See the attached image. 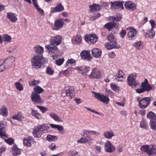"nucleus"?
Segmentation results:
<instances>
[{"instance_id":"53","label":"nucleus","mask_w":156,"mask_h":156,"mask_svg":"<svg viewBox=\"0 0 156 156\" xmlns=\"http://www.w3.org/2000/svg\"><path fill=\"white\" fill-rule=\"evenodd\" d=\"M32 115L34 116L37 119H40L41 118V115L38 113L37 111H32Z\"/></svg>"},{"instance_id":"8","label":"nucleus","mask_w":156,"mask_h":156,"mask_svg":"<svg viewBox=\"0 0 156 156\" xmlns=\"http://www.w3.org/2000/svg\"><path fill=\"white\" fill-rule=\"evenodd\" d=\"M95 94L94 97L98 101L107 104L110 101L107 96L104 95L100 93H97L94 92Z\"/></svg>"},{"instance_id":"25","label":"nucleus","mask_w":156,"mask_h":156,"mask_svg":"<svg viewBox=\"0 0 156 156\" xmlns=\"http://www.w3.org/2000/svg\"><path fill=\"white\" fill-rule=\"evenodd\" d=\"M90 67L88 66H83L79 67L76 68V69L82 74L86 73L89 70Z\"/></svg>"},{"instance_id":"47","label":"nucleus","mask_w":156,"mask_h":156,"mask_svg":"<svg viewBox=\"0 0 156 156\" xmlns=\"http://www.w3.org/2000/svg\"><path fill=\"white\" fill-rule=\"evenodd\" d=\"M111 18L113 21L115 20L117 21H121L122 18V15L120 14H118L115 16H111Z\"/></svg>"},{"instance_id":"14","label":"nucleus","mask_w":156,"mask_h":156,"mask_svg":"<svg viewBox=\"0 0 156 156\" xmlns=\"http://www.w3.org/2000/svg\"><path fill=\"white\" fill-rule=\"evenodd\" d=\"M151 101V99L149 97H145L140 101L139 105L140 107H147Z\"/></svg>"},{"instance_id":"32","label":"nucleus","mask_w":156,"mask_h":156,"mask_svg":"<svg viewBox=\"0 0 156 156\" xmlns=\"http://www.w3.org/2000/svg\"><path fill=\"white\" fill-rule=\"evenodd\" d=\"M12 118L14 119L17 120L19 121H21L23 117L22 116V113L20 112H19L17 114L12 116Z\"/></svg>"},{"instance_id":"26","label":"nucleus","mask_w":156,"mask_h":156,"mask_svg":"<svg viewBox=\"0 0 156 156\" xmlns=\"http://www.w3.org/2000/svg\"><path fill=\"white\" fill-rule=\"evenodd\" d=\"M44 132L43 130H39L37 129H35L33 131V133L34 136L39 138L44 133Z\"/></svg>"},{"instance_id":"27","label":"nucleus","mask_w":156,"mask_h":156,"mask_svg":"<svg viewBox=\"0 0 156 156\" xmlns=\"http://www.w3.org/2000/svg\"><path fill=\"white\" fill-rule=\"evenodd\" d=\"M115 77L116 79L118 80L121 81H122V79L125 78L124 74L122 70H119L118 71V74L116 75Z\"/></svg>"},{"instance_id":"44","label":"nucleus","mask_w":156,"mask_h":156,"mask_svg":"<svg viewBox=\"0 0 156 156\" xmlns=\"http://www.w3.org/2000/svg\"><path fill=\"white\" fill-rule=\"evenodd\" d=\"M23 144L25 146L29 147L31 145V140L30 138H25L23 139Z\"/></svg>"},{"instance_id":"12","label":"nucleus","mask_w":156,"mask_h":156,"mask_svg":"<svg viewBox=\"0 0 156 156\" xmlns=\"http://www.w3.org/2000/svg\"><path fill=\"white\" fill-rule=\"evenodd\" d=\"M104 148L106 152L109 153L114 152L115 149V147L108 140L105 143Z\"/></svg>"},{"instance_id":"35","label":"nucleus","mask_w":156,"mask_h":156,"mask_svg":"<svg viewBox=\"0 0 156 156\" xmlns=\"http://www.w3.org/2000/svg\"><path fill=\"white\" fill-rule=\"evenodd\" d=\"M34 93H36L37 94H41L43 93L44 89L39 86H37L34 88Z\"/></svg>"},{"instance_id":"5","label":"nucleus","mask_w":156,"mask_h":156,"mask_svg":"<svg viewBox=\"0 0 156 156\" xmlns=\"http://www.w3.org/2000/svg\"><path fill=\"white\" fill-rule=\"evenodd\" d=\"M136 75L131 74L129 75L127 78V83L129 86L131 87H136L139 85L138 82L136 80Z\"/></svg>"},{"instance_id":"11","label":"nucleus","mask_w":156,"mask_h":156,"mask_svg":"<svg viewBox=\"0 0 156 156\" xmlns=\"http://www.w3.org/2000/svg\"><path fill=\"white\" fill-rule=\"evenodd\" d=\"M111 8L112 9H118L121 10L124 9L123 2H111Z\"/></svg>"},{"instance_id":"48","label":"nucleus","mask_w":156,"mask_h":156,"mask_svg":"<svg viewBox=\"0 0 156 156\" xmlns=\"http://www.w3.org/2000/svg\"><path fill=\"white\" fill-rule=\"evenodd\" d=\"M151 128L153 130H156V120H150V122Z\"/></svg>"},{"instance_id":"43","label":"nucleus","mask_w":156,"mask_h":156,"mask_svg":"<svg viewBox=\"0 0 156 156\" xmlns=\"http://www.w3.org/2000/svg\"><path fill=\"white\" fill-rule=\"evenodd\" d=\"M15 85L16 89L19 91H21L23 89L22 84L19 82H16L15 83Z\"/></svg>"},{"instance_id":"50","label":"nucleus","mask_w":156,"mask_h":156,"mask_svg":"<svg viewBox=\"0 0 156 156\" xmlns=\"http://www.w3.org/2000/svg\"><path fill=\"white\" fill-rule=\"evenodd\" d=\"M101 14L100 13H98L94 16H91L90 18V21H94L99 18L101 16Z\"/></svg>"},{"instance_id":"18","label":"nucleus","mask_w":156,"mask_h":156,"mask_svg":"<svg viewBox=\"0 0 156 156\" xmlns=\"http://www.w3.org/2000/svg\"><path fill=\"white\" fill-rule=\"evenodd\" d=\"M141 88L145 91H149L152 90V87L149 84L148 80L145 79L144 82L141 84Z\"/></svg>"},{"instance_id":"20","label":"nucleus","mask_w":156,"mask_h":156,"mask_svg":"<svg viewBox=\"0 0 156 156\" xmlns=\"http://www.w3.org/2000/svg\"><path fill=\"white\" fill-rule=\"evenodd\" d=\"M31 99L32 101L36 103H39L41 102L40 96L34 92L31 94Z\"/></svg>"},{"instance_id":"16","label":"nucleus","mask_w":156,"mask_h":156,"mask_svg":"<svg viewBox=\"0 0 156 156\" xmlns=\"http://www.w3.org/2000/svg\"><path fill=\"white\" fill-rule=\"evenodd\" d=\"M125 8L128 10L133 11L136 9V5L131 1H127L124 4Z\"/></svg>"},{"instance_id":"6","label":"nucleus","mask_w":156,"mask_h":156,"mask_svg":"<svg viewBox=\"0 0 156 156\" xmlns=\"http://www.w3.org/2000/svg\"><path fill=\"white\" fill-rule=\"evenodd\" d=\"M64 90L66 96L68 98V101H69L74 97L75 94L74 87L73 86L65 87Z\"/></svg>"},{"instance_id":"37","label":"nucleus","mask_w":156,"mask_h":156,"mask_svg":"<svg viewBox=\"0 0 156 156\" xmlns=\"http://www.w3.org/2000/svg\"><path fill=\"white\" fill-rule=\"evenodd\" d=\"M147 119L150 120H156V116L155 114L151 111L147 115Z\"/></svg>"},{"instance_id":"45","label":"nucleus","mask_w":156,"mask_h":156,"mask_svg":"<svg viewBox=\"0 0 156 156\" xmlns=\"http://www.w3.org/2000/svg\"><path fill=\"white\" fill-rule=\"evenodd\" d=\"M58 138V137L55 136L48 135L47 137V140L49 142H51L56 140Z\"/></svg>"},{"instance_id":"36","label":"nucleus","mask_w":156,"mask_h":156,"mask_svg":"<svg viewBox=\"0 0 156 156\" xmlns=\"http://www.w3.org/2000/svg\"><path fill=\"white\" fill-rule=\"evenodd\" d=\"M12 153L13 155H17L20 154L21 152L20 149L17 148L16 146H14L12 149Z\"/></svg>"},{"instance_id":"30","label":"nucleus","mask_w":156,"mask_h":156,"mask_svg":"<svg viewBox=\"0 0 156 156\" xmlns=\"http://www.w3.org/2000/svg\"><path fill=\"white\" fill-rule=\"evenodd\" d=\"M50 115L56 121L58 122L62 121L61 118L55 113H51L50 114Z\"/></svg>"},{"instance_id":"55","label":"nucleus","mask_w":156,"mask_h":156,"mask_svg":"<svg viewBox=\"0 0 156 156\" xmlns=\"http://www.w3.org/2000/svg\"><path fill=\"white\" fill-rule=\"evenodd\" d=\"M7 69V68L3 62L0 65V72L5 71Z\"/></svg>"},{"instance_id":"61","label":"nucleus","mask_w":156,"mask_h":156,"mask_svg":"<svg viewBox=\"0 0 156 156\" xmlns=\"http://www.w3.org/2000/svg\"><path fill=\"white\" fill-rule=\"evenodd\" d=\"M85 137H82L80 139L77 140V142L78 143L84 144L86 143V140Z\"/></svg>"},{"instance_id":"52","label":"nucleus","mask_w":156,"mask_h":156,"mask_svg":"<svg viewBox=\"0 0 156 156\" xmlns=\"http://www.w3.org/2000/svg\"><path fill=\"white\" fill-rule=\"evenodd\" d=\"M35 8L37 9L38 12L41 16H44V10L40 8L39 6L38 5H36L35 7Z\"/></svg>"},{"instance_id":"17","label":"nucleus","mask_w":156,"mask_h":156,"mask_svg":"<svg viewBox=\"0 0 156 156\" xmlns=\"http://www.w3.org/2000/svg\"><path fill=\"white\" fill-rule=\"evenodd\" d=\"M64 7L62 3H60L58 4L55 7H52L51 9V12L55 13L57 12H61L64 10Z\"/></svg>"},{"instance_id":"54","label":"nucleus","mask_w":156,"mask_h":156,"mask_svg":"<svg viewBox=\"0 0 156 156\" xmlns=\"http://www.w3.org/2000/svg\"><path fill=\"white\" fill-rule=\"evenodd\" d=\"M64 59L63 58H59L55 61V63L58 66H61L63 62Z\"/></svg>"},{"instance_id":"10","label":"nucleus","mask_w":156,"mask_h":156,"mask_svg":"<svg viewBox=\"0 0 156 156\" xmlns=\"http://www.w3.org/2000/svg\"><path fill=\"white\" fill-rule=\"evenodd\" d=\"M102 76L101 72L97 68L93 69L89 77L92 78L99 79Z\"/></svg>"},{"instance_id":"21","label":"nucleus","mask_w":156,"mask_h":156,"mask_svg":"<svg viewBox=\"0 0 156 156\" xmlns=\"http://www.w3.org/2000/svg\"><path fill=\"white\" fill-rule=\"evenodd\" d=\"M90 11L94 12L100 10L102 8L101 6L99 4L93 3L92 5L89 6Z\"/></svg>"},{"instance_id":"2","label":"nucleus","mask_w":156,"mask_h":156,"mask_svg":"<svg viewBox=\"0 0 156 156\" xmlns=\"http://www.w3.org/2000/svg\"><path fill=\"white\" fill-rule=\"evenodd\" d=\"M107 39L110 43H106L105 44V46L107 49L110 50L113 48H119L120 46L118 44L115 40V37L112 34L108 35Z\"/></svg>"},{"instance_id":"38","label":"nucleus","mask_w":156,"mask_h":156,"mask_svg":"<svg viewBox=\"0 0 156 156\" xmlns=\"http://www.w3.org/2000/svg\"><path fill=\"white\" fill-rule=\"evenodd\" d=\"M2 40L4 41L9 43L11 41L12 38L11 36L6 34H4L2 36Z\"/></svg>"},{"instance_id":"63","label":"nucleus","mask_w":156,"mask_h":156,"mask_svg":"<svg viewBox=\"0 0 156 156\" xmlns=\"http://www.w3.org/2000/svg\"><path fill=\"white\" fill-rule=\"evenodd\" d=\"M86 143L88 142L89 143L92 144V143L93 139L90 136H87L85 137Z\"/></svg>"},{"instance_id":"7","label":"nucleus","mask_w":156,"mask_h":156,"mask_svg":"<svg viewBox=\"0 0 156 156\" xmlns=\"http://www.w3.org/2000/svg\"><path fill=\"white\" fill-rule=\"evenodd\" d=\"M126 30L128 31L127 33V36L129 40H133L135 39L137 34L136 30L133 27H127Z\"/></svg>"},{"instance_id":"39","label":"nucleus","mask_w":156,"mask_h":156,"mask_svg":"<svg viewBox=\"0 0 156 156\" xmlns=\"http://www.w3.org/2000/svg\"><path fill=\"white\" fill-rule=\"evenodd\" d=\"M35 50V52L37 54L41 55L44 52V49L43 47L41 46H37L34 48Z\"/></svg>"},{"instance_id":"46","label":"nucleus","mask_w":156,"mask_h":156,"mask_svg":"<svg viewBox=\"0 0 156 156\" xmlns=\"http://www.w3.org/2000/svg\"><path fill=\"white\" fill-rule=\"evenodd\" d=\"M40 82L39 80H36L34 79L33 81L28 82V83L30 86H34L38 84Z\"/></svg>"},{"instance_id":"64","label":"nucleus","mask_w":156,"mask_h":156,"mask_svg":"<svg viewBox=\"0 0 156 156\" xmlns=\"http://www.w3.org/2000/svg\"><path fill=\"white\" fill-rule=\"evenodd\" d=\"M117 150L119 152H122L123 150V148L121 145H119L117 148Z\"/></svg>"},{"instance_id":"13","label":"nucleus","mask_w":156,"mask_h":156,"mask_svg":"<svg viewBox=\"0 0 156 156\" xmlns=\"http://www.w3.org/2000/svg\"><path fill=\"white\" fill-rule=\"evenodd\" d=\"M64 24V19H59L55 22L53 29L56 30L62 28Z\"/></svg>"},{"instance_id":"60","label":"nucleus","mask_w":156,"mask_h":156,"mask_svg":"<svg viewBox=\"0 0 156 156\" xmlns=\"http://www.w3.org/2000/svg\"><path fill=\"white\" fill-rule=\"evenodd\" d=\"M149 22L151 25V29H154L156 26V23L155 21L153 20H151L149 21Z\"/></svg>"},{"instance_id":"56","label":"nucleus","mask_w":156,"mask_h":156,"mask_svg":"<svg viewBox=\"0 0 156 156\" xmlns=\"http://www.w3.org/2000/svg\"><path fill=\"white\" fill-rule=\"evenodd\" d=\"M75 41L77 43H80L82 41L81 37L79 35H77L75 37Z\"/></svg>"},{"instance_id":"15","label":"nucleus","mask_w":156,"mask_h":156,"mask_svg":"<svg viewBox=\"0 0 156 156\" xmlns=\"http://www.w3.org/2000/svg\"><path fill=\"white\" fill-rule=\"evenodd\" d=\"M80 55L82 58L88 61H90L92 59V57H91L89 51L84 50L81 53Z\"/></svg>"},{"instance_id":"34","label":"nucleus","mask_w":156,"mask_h":156,"mask_svg":"<svg viewBox=\"0 0 156 156\" xmlns=\"http://www.w3.org/2000/svg\"><path fill=\"white\" fill-rule=\"evenodd\" d=\"M104 136L107 139H111L114 136L112 131H109L105 132L103 133Z\"/></svg>"},{"instance_id":"19","label":"nucleus","mask_w":156,"mask_h":156,"mask_svg":"<svg viewBox=\"0 0 156 156\" xmlns=\"http://www.w3.org/2000/svg\"><path fill=\"white\" fill-rule=\"evenodd\" d=\"M15 60V58L12 56L6 59L3 62L8 69L11 66Z\"/></svg>"},{"instance_id":"28","label":"nucleus","mask_w":156,"mask_h":156,"mask_svg":"<svg viewBox=\"0 0 156 156\" xmlns=\"http://www.w3.org/2000/svg\"><path fill=\"white\" fill-rule=\"evenodd\" d=\"M140 127L144 129H147L149 127L146 120L143 118L140 123Z\"/></svg>"},{"instance_id":"57","label":"nucleus","mask_w":156,"mask_h":156,"mask_svg":"<svg viewBox=\"0 0 156 156\" xmlns=\"http://www.w3.org/2000/svg\"><path fill=\"white\" fill-rule=\"evenodd\" d=\"M126 33V30H125L122 29L120 33V34H119L120 36L122 38H123L125 36Z\"/></svg>"},{"instance_id":"51","label":"nucleus","mask_w":156,"mask_h":156,"mask_svg":"<svg viewBox=\"0 0 156 156\" xmlns=\"http://www.w3.org/2000/svg\"><path fill=\"white\" fill-rule=\"evenodd\" d=\"M66 65L69 66L70 64V66H72L75 65L76 64V60L73 59H68L66 62Z\"/></svg>"},{"instance_id":"58","label":"nucleus","mask_w":156,"mask_h":156,"mask_svg":"<svg viewBox=\"0 0 156 156\" xmlns=\"http://www.w3.org/2000/svg\"><path fill=\"white\" fill-rule=\"evenodd\" d=\"M110 86L112 90L115 91L119 90V87L116 85L115 84L113 83H111L110 84Z\"/></svg>"},{"instance_id":"9","label":"nucleus","mask_w":156,"mask_h":156,"mask_svg":"<svg viewBox=\"0 0 156 156\" xmlns=\"http://www.w3.org/2000/svg\"><path fill=\"white\" fill-rule=\"evenodd\" d=\"M85 40L89 44H94L98 41V37L95 34H87Z\"/></svg>"},{"instance_id":"24","label":"nucleus","mask_w":156,"mask_h":156,"mask_svg":"<svg viewBox=\"0 0 156 156\" xmlns=\"http://www.w3.org/2000/svg\"><path fill=\"white\" fill-rule=\"evenodd\" d=\"M3 121H0V136H5V124Z\"/></svg>"},{"instance_id":"22","label":"nucleus","mask_w":156,"mask_h":156,"mask_svg":"<svg viewBox=\"0 0 156 156\" xmlns=\"http://www.w3.org/2000/svg\"><path fill=\"white\" fill-rule=\"evenodd\" d=\"M93 56L96 58H99L101 57L102 51L101 50L97 48H94L91 51Z\"/></svg>"},{"instance_id":"62","label":"nucleus","mask_w":156,"mask_h":156,"mask_svg":"<svg viewBox=\"0 0 156 156\" xmlns=\"http://www.w3.org/2000/svg\"><path fill=\"white\" fill-rule=\"evenodd\" d=\"M43 131H45L46 132L50 131V128L46 124H44V127Z\"/></svg>"},{"instance_id":"33","label":"nucleus","mask_w":156,"mask_h":156,"mask_svg":"<svg viewBox=\"0 0 156 156\" xmlns=\"http://www.w3.org/2000/svg\"><path fill=\"white\" fill-rule=\"evenodd\" d=\"M133 46L135 47L136 49L140 50L143 48V42L141 41H139L135 42L133 44Z\"/></svg>"},{"instance_id":"4","label":"nucleus","mask_w":156,"mask_h":156,"mask_svg":"<svg viewBox=\"0 0 156 156\" xmlns=\"http://www.w3.org/2000/svg\"><path fill=\"white\" fill-rule=\"evenodd\" d=\"M43 58L41 56H34L31 60V65L33 68L36 69L41 68L42 65L41 60Z\"/></svg>"},{"instance_id":"31","label":"nucleus","mask_w":156,"mask_h":156,"mask_svg":"<svg viewBox=\"0 0 156 156\" xmlns=\"http://www.w3.org/2000/svg\"><path fill=\"white\" fill-rule=\"evenodd\" d=\"M116 25V23H112L110 22L106 23L104 25L105 28H106L108 31H110L112 29L115 27Z\"/></svg>"},{"instance_id":"49","label":"nucleus","mask_w":156,"mask_h":156,"mask_svg":"<svg viewBox=\"0 0 156 156\" xmlns=\"http://www.w3.org/2000/svg\"><path fill=\"white\" fill-rule=\"evenodd\" d=\"M46 72L47 74L49 75H52L54 73V70L49 67H48L46 68Z\"/></svg>"},{"instance_id":"29","label":"nucleus","mask_w":156,"mask_h":156,"mask_svg":"<svg viewBox=\"0 0 156 156\" xmlns=\"http://www.w3.org/2000/svg\"><path fill=\"white\" fill-rule=\"evenodd\" d=\"M83 132L84 133V134H85L86 135H88L89 134H94L97 136H98L99 135V132L94 131L84 130L83 131Z\"/></svg>"},{"instance_id":"23","label":"nucleus","mask_w":156,"mask_h":156,"mask_svg":"<svg viewBox=\"0 0 156 156\" xmlns=\"http://www.w3.org/2000/svg\"><path fill=\"white\" fill-rule=\"evenodd\" d=\"M7 18L12 22H16L17 20V17L15 13L8 12L7 13Z\"/></svg>"},{"instance_id":"3","label":"nucleus","mask_w":156,"mask_h":156,"mask_svg":"<svg viewBox=\"0 0 156 156\" xmlns=\"http://www.w3.org/2000/svg\"><path fill=\"white\" fill-rule=\"evenodd\" d=\"M141 150L146 152L149 156H156V146L154 145L151 147L150 146L145 145L142 146L140 148Z\"/></svg>"},{"instance_id":"42","label":"nucleus","mask_w":156,"mask_h":156,"mask_svg":"<svg viewBox=\"0 0 156 156\" xmlns=\"http://www.w3.org/2000/svg\"><path fill=\"white\" fill-rule=\"evenodd\" d=\"M148 32L150 34L146 33V36L147 37H148L151 39H153L154 37L155 32L153 29H151V30H149Z\"/></svg>"},{"instance_id":"59","label":"nucleus","mask_w":156,"mask_h":156,"mask_svg":"<svg viewBox=\"0 0 156 156\" xmlns=\"http://www.w3.org/2000/svg\"><path fill=\"white\" fill-rule=\"evenodd\" d=\"M5 141L9 145L13 144L14 142V140L12 138H9L8 139H5Z\"/></svg>"},{"instance_id":"41","label":"nucleus","mask_w":156,"mask_h":156,"mask_svg":"<svg viewBox=\"0 0 156 156\" xmlns=\"http://www.w3.org/2000/svg\"><path fill=\"white\" fill-rule=\"evenodd\" d=\"M50 125L51 128L54 129H57L59 131H61L63 129V126H61L53 124H51Z\"/></svg>"},{"instance_id":"40","label":"nucleus","mask_w":156,"mask_h":156,"mask_svg":"<svg viewBox=\"0 0 156 156\" xmlns=\"http://www.w3.org/2000/svg\"><path fill=\"white\" fill-rule=\"evenodd\" d=\"M0 115L6 117L8 115L7 109L6 108H2L0 109Z\"/></svg>"},{"instance_id":"1","label":"nucleus","mask_w":156,"mask_h":156,"mask_svg":"<svg viewBox=\"0 0 156 156\" xmlns=\"http://www.w3.org/2000/svg\"><path fill=\"white\" fill-rule=\"evenodd\" d=\"M62 38V37L59 35L52 37L50 41L51 44L46 45L45 48L49 52L57 53L58 52V50L56 46L61 44Z\"/></svg>"}]
</instances>
